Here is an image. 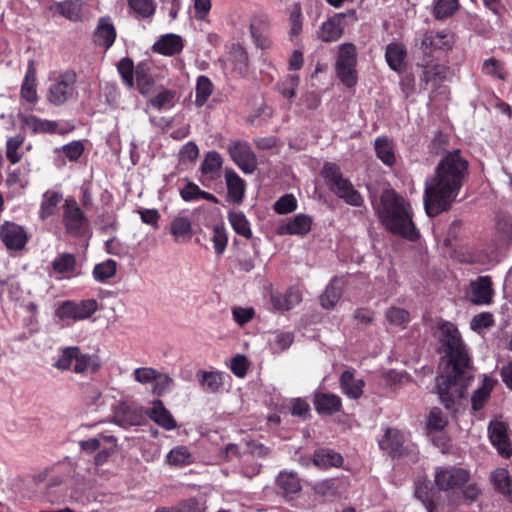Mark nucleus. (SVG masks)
Returning a JSON list of instances; mask_svg holds the SVG:
<instances>
[{"mask_svg":"<svg viewBox=\"0 0 512 512\" xmlns=\"http://www.w3.org/2000/svg\"><path fill=\"white\" fill-rule=\"evenodd\" d=\"M297 208V200L293 194H285L274 204L277 214L284 215L293 212Z\"/></svg>","mask_w":512,"mask_h":512,"instance_id":"61","label":"nucleus"},{"mask_svg":"<svg viewBox=\"0 0 512 512\" xmlns=\"http://www.w3.org/2000/svg\"><path fill=\"white\" fill-rule=\"evenodd\" d=\"M213 83L205 75H200L196 80L195 87V105L202 107L213 92Z\"/></svg>","mask_w":512,"mask_h":512,"instance_id":"40","label":"nucleus"},{"mask_svg":"<svg viewBox=\"0 0 512 512\" xmlns=\"http://www.w3.org/2000/svg\"><path fill=\"white\" fill-rule=\"evenodd\" d=\"M63 195L57 190H47L42 195V201L39 209V218L45 220L56 213L59 203L62 201Z\"/></svg>","mask_w":512,"mask_h":512,"instance_id":"33","label":"nucleus"},{"mask_svg":"<svg viewBox=\"0 0 512 512\" xmlns=\"http://www.w3.org/2000/svg\"><path fill=\"white\" fill-rule=\"evenodd\" d=\"M229 154L238 167L246 174L257 169V158L246 142L236 141L229 145Z\"/></svg>","mask_w":512,"mask_h":512,"instance_id":"12","label":"nucleus"},{"mask_svg":"<svg viewBox=\"0 0 512 512\" xmlns=\"http://www.w3.org/2000/svg\"><path fill=\"white\" fill-rule=\"evenodd\" d=\"M447 73L448 69L445 66L426 63L421 80L425 83L427 89L430 88L432 91L441 89V93H445L446 88L442 87L441 83L446 79Z\"/></svg>","mask_w":512,"mask_h":512,"instance_id":"21","label":"nucleus"},{"mask_svg":"<svg viewBox=\"0 0 512 512\" xmlns=\"http://www.w3.org/2000/svg\"><path fill=\"white\" fill-rule=\"evenodd\" d=\"M228 221L233 230L240 236L250 239L252 237V230L250 223L242 211L231 210L228 212Z\"/></svg>","mask_w":512,"mask_h":512,"instance_id":"36","label":"nucleus"},{"mask_svg":"<svg viewBox=\"0 0 512 512\" xmlns=\"http://www.w3.org/2000/svg\"><path fill=\"white\" fill-rule=\"evenodd\" d=\"M76 260L73 254H59L52 262L54 272L63 274L72 272L75 268Z\"/></svg>","mask_w":512,"mask_h":512,"instance_id":"48","label":"nucleus"},{"mask_svg":"<svg viewBox=\"0 0 512 512\" xmlns=\"http://www.w3.org/2000/svg\"><path fill=\"white\" fill-rule=\"evenodd\" d=\"M381 223L391 233L410 241L418 239V232L412 221L410 204L393 190H385L376 207Z\"/></svg>","mask_w":512,"mask_h":512,"instance_id":"3","label":"nucleus"},{"mask_svg":"<svg viewBox=\"0 0 512 512\" xmlns=\"http://www.w3.org/2000/svg\"><path fill=\"white\" fill-rule=\"evenodd\" d=\"M115 38L116 31L114 25L110 21V18H100L95 32V42L106 48H110L113 45Z\"/></svg>","mask_w":512,"mask_h":512,"instance_id":"29","label":"nucleus"},{"mask_svg":"<svg viewBox=\"0 0 512 512\" xmlns=\"http://www.w3.org/2000/svg\"><path fill=\"white\" fill-rule=\"evenodd\" d=\"M289 21L291 25L290 35L296 36L302 31L303 14L301 4L296 2L290 9Z\"/></svg>","mask_w":512,"mask_h":512,"instance_id":"59","label":"nucleus"},{"mask_svg":"<svg viewBox=\"0 0 512 512\" xmlns=\"http://www.w3.org/2000/svg\"><path fill=\"white\" fill-rule=\"evenodd\" d=\"M346 14H335L322 23L317 32L318 38L324 42L337 41L343 33L342 19Z\"/></svg>","mask_w":512,"mask_h":512,"instance_id":"22","label":"nucleus"},{"mask_svg":"<svg viewBox=\"0 0 512 512\" xmlns=\"http://www.w3.org/2000/svg\"><path fill=\"white\" fill-rule=\"evenodd\" d=\"M24 140L25 138L21 134L8 138L6 143V157L12 164H16L21 160L22 156L18 153V149L22 146Z\"/></svg>","mask_w":512,"mask_h":512,"instance_id":"49","label":"nucleus"},{"mask_svg":"<svg viewBox=\"0 0 512 512\" xmlns=\"http://www.w3.org/2000/svg\"><path fill=\"white\" fill-rule=\"evenodd\" d=\"M491 482L494 488L504 496L512 495V478L508 470L497 468L491 473Z\"/></svg>","mask_w":512,"mask_h":512,"instance_id":"37","label":"nucleus"},{"mask_svg":"<svg viewBox=\"0 0 512 512\" xmlns=\"http://www.w3.org/2000/svg\"><path fill=\"white\" fill-rule=\"evenodd\" d=\"M100 364L98 357L83 353L78 347L77 357L75 358L73 372L82 374L85 372H95L98 370Z\"/></svg>","mask_w":512,"mask_h":512,"instance_id":"38","label":"nucleus"},{"mask_svg":"<svg viewBox=\"0 0 512 512\" xmlns=\"http://www.w3.org/2000/svg\"><path fill=\"white\" fill-rule=\"evenodd\" d=\"M343 285L344 281L340 277H334L331 280L320 297V303L323 308L330 309L337 304L342 295Z\"/></svg>","mask_w":512,"mask_h":512,"instance_id":"31","label":"nucleus"},{"mask_svg":"<svg viewBox=\"0 0 512 512\" xmlns=\"http://www.w3.org/2000/svg\"><path fill=\"white\" fill-rule=\"evenodd\" d=\"M63 223L66 232L73 237L83 236L89 228V220L73 198H67L63 207Z\"/></svg>","mask_w":512,"mask_h":512,"instance_id":"8","label":"nucleus"},{"mask_svg":"<svg viewBox=\"0 0 512 512\" xmlns=\"http://www.w3.org/2000/svg\"><path fill=\"white\" fill-rule=\"evenodd\" d=\"M321 175L324 178L329 189L345 203L351 206L360 207L363 205V197L354 188L351 181L341 172L340 167L332 162L324 164Z\"/></svg>","mask_w":512,"mask_h":512,"instance_id":"4","label":"nucleus"},{"mask_svg":"<svg viewBox=\"0 0 512 512\" xmlns=\"http://www.w3.org/2000/svg\"><path fill=\"white\" fill-rule=\"evenodd\" d=\"M153 49L159 54L174 56L183 50V41L179 35L166 34L154 43Z\"/></svg>","mask_w":512,"mask_h":512,"instance_id":"24","label":"nucleus"},{"mask_svg":"<svg viewBox=\"0 0 512 512\" xmlns=\"http://www.w3.org/2000/svg\"><path fill=\"white\" fill-rule=\"evenodd\" d=\"M76 73L73 71H65L59 74L50 84L47 100L49 103L60 106L71 100L76 92Z\"/></svg>","mask_w":512,"mask_h":512,"instance_id":"7","label":"nucleus"},{"mask_svg":"<svg viewBox=\"0 0 512 512\" xmlns=\"http://www.w3.org/2000/svg\"><path fill=\"white\" fill-rule=\"evenodd\" d=\"M313 462L320 468L340 467L343 463V457L331 449L316 450L313 456Z\"/></svg>","mask_w":512,"mask_h":512,"instance_id":"35","label":"nucleus"},{"mask_svg":"<svg viewBox=\"0 0 512 512\" xmlns=\"http://www.w3.org/2000/svg\"><path fill=\"white\" fill-rule=\"evenodd\" d=\"M223 164L221 155L216 151H209L201 164V172L214 176L219 172Z\"/></svg>","mask_w":512,"mask_h":512,"instance_id":"44","label":"nucleus"},{"mask_svg":"<svg viewBox=\"0 0 512 512\" xmlns=\"http://www.w3.org/2000/svg\"><path fill=\"white\" fill-rule=\"evenodd\" d=\"M227 62L239 74L243 75L247 73L249 59L246 49L240 44H232L228 53Z\"/></svg>","mask_w":512,"mask_h":512,"instance_id":"32","label":"nucleus"},{"mask_svg":"<svg viewBox=\"0 0 512 512\" xmlns=\"http://www.w3.org/2000/svg\"><path fill=\"white\" fill-rule=\"evenodd\" d=\"M135 76L141 93H146L153 84V79L149 73L148 64L143 62L138 64L135 69Z\"/></svg>","mask_w":512,"mask_h":512,"instance_id":"51","label":"nucleus"},{"mask_svg":"<svg viewBox=\"0 0 512 512\" xmlns=\"http://www.w3.org/2000/svg\"><path fill=\"white\" fill-rule=\"evenodd\" d=\"M196 377L202 387L210 393L218 392L223 385L224 375L220 372L199 371Z\"/></svg>","mask_w":512,"mask_h":512,"instance_id":"39","label":"nucleus"},{"mask_svg":"<svg viewBox=\"0 0 512 512\" xmlns=\"http://www.w3.org/2000/svg\"><path fill=\"white\" fill-rule=\"evenodd\" d=\"M453 36L447 30L440 32H426L420 42L419 49L427 60L431 62L432 58H436V53L447 51L452 48Z\"/></svg>","mask_w":512,"mask_h":512,"instance_id":"10","label":"nucleus"},{"mask_svg":"<svg viewBox=\"0 0 512 512\" xmlns=\"http://www.w3.org/2000/svg\"><path fill=\"white\" fill-rule=\"evenodd\" d=\"M0 239L8 250L20 251L28 242V234L23 226L4 221L0 226Z\"/></svg>","mask_w":512,"mask_h":512,"instance_id":"11","label":"nucleus"},{"mask_svg":"<svg viewBox=\"0 0 512 512\" xmlns=\"http://www.w3.org/2000/svg\"><path fill=\"white\" fill-rule=\"evenodd\" d=\"M22 123L25 129L32 133H63L59 129V124L56 121L41 119L34 115H25L22 117Z\"/></svg>","mask_w":512,"mask_h":512,"instance_id":"23","label":"nucleus"},{"mask_svg":"<svg viewBox=\"0 0 512 512\" xmlns=\"http://www.w3.org/2000/svg\"><path fill=\"white\" fill-rule=\"evenodd\" d=\"M378 443L381 450L393 458L404 452V435L397 429L387 428Z\"/></svg>","mask_w":512,"mask_h":512,"instance_id":"17","label":"nucleus"},{"mask_svg":"<svg viewBox=\"0 0 512 512\" xmlns=\"http://www.w3.org/2000/svg\"><path fill=\"white\" fill-rule=\"evenodd\" d=\"M356 63L357 53L354 44H341L338 50L335 70L340 81L349 88L357 83Z\"/></svg>","mask_w":512,"mask_h":512,"instance_id":"6","label":"nucleus"},{"mask_svg":"<svg viewBox=\"0 0 512 512\" xmlns=\"http://www.w3.org/2000/svg\"><path fill=\"white\" fill-rule=\"evenodd\" d=\"M434 481L439 490L447 492L467 484L470 481V472L456 466L437 467L434 473Z\"/></svg>","mask_w":512,"mask_h":512,"instance_id":"9","label":"nucleus"},{"mask_svg":"<svg viewBox=\"0 0 512 512\" xmlns=\"http://www.w3.org/2000/svg\"><path fill=\"white\" fill-rule=\"evenodd\" d=\"M312 218L309 215L300 213L290 219L282 228V234L288 235H306L310 232Z\"/></svg>","mask_w":512,"mask_h":512,"instance_id":"26","label":"nucleus"},{"mask_svg":"<svg viewBox=\"0 0 512 512\" xmlns=\"http://www.w3.org/2000/svg\"><path fill=\"white\" fill-rule=\"evenodd\" d=\"M167 462L172 466H184L192 462V455L185 446H177L167 454Z\"/></svg>","mask_w":512,"mask_h":512,"instance_id":"46","label":"nucleus"},{"mask_svg":"<svg viewBox=\"0 0 512 512\" xmlns=\"http://www.w3.org/2000/svg\"><path fill=\"white\" fill-rule=\"evenodd\" d=\"M468 174V161L460 150L448 152L427 178L424 190V208L429 217L447 211L458 196Z\"/></svg>","mask_w":512,"mask_h":512,"instance_id":"2","label":"nucleus"},{"mask_svg":"<svg viewBox=\"0 0 512 512\" xmlns=\"http://www.w3.org/2000/svg\"><path fill=\"white\" fill-rule=\"evenodd\" d=\"M225 181L227 185L226 201L230 204L240 205L245 196V181L233 170L225 171Z\"/></svg>","mask_w":512,"mask_h":512,"instance_id":"18","label":"nucleus"},{"mask_svg":"<svg viewBox=\"0 0 512 512\" xmlns=\"http://www.w3.org/2000/svg\"><path fill=\"white\" fill-rule=\"evenodd\" d=\"M376 156L386 166L391 167L396 162L394 144L386 136L377 137L374 143Z\"/></svg>","mask_w":512,"mask_h":512,"instance_id":"30","label":"nucleus"},{"mask_svg":"<svg viewBox=\"0 0 512 512\" xmlns=\"http://www.w3.org/2000/svg\"><path fill=\"white\" fill-rule=\"evenodd\" d=\"M117 70L122 78L123 83L131 88L134 85V64L130 58H122L117 64Z\"/></svg>","mask_w":512,"mask_h":512,"instance_id":"50","label":"nucleus"},{"mask_svg":"<svg viewBox=\"0 0 512 512\" xmlns=\"http://www.w3.org/2000/svg\"><path fill=\"white\" fill-rule=\"evenodd\" d=\"M211 240L213 242L215 253L219 256L222 255L228 242L225 228L223 226L215 225L213 228V235Z\"/></svg>","mask_w":512,"mask_h":512,"instance_id":"62","label":"nucleus"},{"mask_svg":"<svg viewBox=\"0 0 512 512\" xmlns=\"http://www.w3.org/2000/svg\"><path fill=\"white\" fill-rule=\"evenodd\" d=\"M340 383L343 392L351 399H358L363 393V380L355 378L350 371L342 373Z\"/></svg>","mask_w":512,"mask_h":512,"instance_id":"34","label":"nucleus"},{"mask_svg":"<svg viewBox=\"0 0 512 512\" xmlns=\"http://www.w3.org/2000/svg\"><path fill=\"white\" fill-rule=\"evenodd\" d=\"M250 34L257 48L266 50L271 48L272 41L269 37V19L266 15H257L251 19Z\"/></svg>","mask_w":512,"mask_h":512,"instance_id":"15","label":"nucleus"},{"mask_svg":"<svg viewBox=\"0 0 512 512\" xmlns=\"http://www.w3.org/2000/svg\"><path fill=\"white\" fill-rule=\"evenodd\" d=\"M101 441H105L112 446L116 445V439L114 436L103 435V434L99 435V437L90 438L88 440L80 441L79 445H80L81 450L88 452V453H93L100 448Z\"/></svg>","mask_w":512,"mask_h":512,"instance_id":"56","label":"nucleus"},{"mask_svg":"<svg viewBox=\"0 0 512 512\" xmlns=\"http://www.w3.org/2000/svg\"><path fill=\"white\" fill-rule=\"evenodd\" d=\"M175 92L171 90H162L149 103L157 110L170 109L174 106Z\"/></svg>","mask_w":512,"mask_h":512,"instance_id":"53","label":"nucleus"},{"mask_svg":"<svg viewBox=\"0 0 512 512\" xmlns=\"http://www.w3.org/2000/svg\"><path fill=\"white\" fill-rule=\"evenodd\" d=\"M29 171H30L29 168H27L25 166H22L13 171H10L6 178L7 185L10 187L11 186H19L21 188H25L29 183V179H28Z\"/></svg>","mask_w":512,"mask_h":512,"instance_id":"55","label":"nucleus"},{"mask_svg":"<svg viewBox=\"0 0 512 512\" xmlns=\"http://www.w3.org/2000/svg\"><path fill=\"white\" fill-rule=\"evenodd\" d=\"M458 9V0H434L433 15L437 20L451 17Z\"/></svg>","mask_w":512,"mask_h":512,"instance_id":"42","label":"nucleus"},{"mask_svg":"<svg viewBox=\"0 0 512 512\" xmlns=\"http://www.w3.org/2000/svg\"><path fill=\"white\" fill-rule=\"evenodd\" d=\"M492 282L489 276H480L470 284V299L474 304L487 305L492 299Z\"/></svg>","mask_w":512,"mask_h":512,"instance_id":"19","label":"nucleus"},{"mask_svg":"<svg viewBox=\"0 0 512 512\" xmlns=\"http://www.w3.org/2000/svg\"><path fill=\"white\" fill-rule=\"evenodd\" d=\"M406 54V48L402 43L392 42L388 44L385 51L388 66L396 72H401L404 68Z\"/></svg>","mask_w":512,"mask_h":512,"instance_id":"27","label":"nucleus"},{"mask_svg":"<svg viewBox=\"0 0 512 512\" xmlns=\"http://www.w3.org/2000/svg\"><path fill=\"white\" fill-rule=\"evenodd\" d=\"M117 263L112 259H107L93 269V276L98 282H105L116 274Z\"/></svg>","mask_w":512,"mask_h":512,"instance_id":"45","label":"nucleus"},{"mask_svg":"<svg viewBox=\"0 0 512 512\" xmlns=\"http://www.w3.org/2000/svg\"><path fill=\"white\" fill-rule=\"evenodd\" d=\"M302 301L300 290L290 287L284 293L275 291L270 293L269 302L274 311L285 312L293 309Z\"/></svg>","mask_w":512,"mask_h":512,"instance_id":"16","label":"nucleus"},{"mask_svg":"<svg viewBox=\"0 0 512 512\" xmlns=\"http://www.w3.org/2000/svg\"><path fill=\"white\" fill-rule=\"evenodd\" d=\"M294 341V335L287 331H278L274 333L270 340L271 349L274 352H281L288 349Z\"/></svg>","mask_w":512,"mask_h":512,"instance_id":"52","label":"nucleus"},{"mask_svg":"<svg viewBox=\"0 0 512 512\" xmlns=\"http://www.w3.org/2000/svg\"><path fill=\"white\" fill-rule=\"evenodd\" d=\"M386 319L396 326H405L409 322V313L402 308L391 307L386 312Z\"/></svg>","mask_w":512,"mask_h":512,"instance_id":"63","label":"nucleus"},{"mask_svg":"<svg viewBox=\"0 0 512 512\" xmlns=\"http://www.w3.org/2000/svg\"><path fill=\"white\" fill-rule=\"evenodd\" d=\"M488 435L492 446L502 457L508 458L512 455L511 442L505 423L498 420L491 421L488 425Z\"/></svg>","mask_w":512,"mask_h":512,"instance_id":"13","label":"nucleus"},{"mask_svg":"<svg viewBox=\"0 0 512 512\" xmlns=\"http://www.w3.org/2000/svg\"><path fill=\"white\" fill-rule=\"evenodd\" d=\"M129 7L142 18H148L155 12L153 0H128Z\"/></svg>","mask_w":512,"mask_h":512,"instance_id":"58","label":"nucleus"},{"mask_svg":"<svg viewBox=\"0 0 512 512\" xmlns=\"http://www.w3.org/2000/svg\"><path fill=\"white\" fill-rule=\"evenodd\" d=\"M415 497L422 501L427 512H433L435 504L430 498L429 483L426 479L416 482Z\"/></svg>","mask_w":512,"mask_h":512,"instance_id":"54","label":"nucleus"},{"mask_svg":"<svg viewBox=\"0 0 512 512\" xmlns=\"http://www.w3.org/2000/svg\"><path fill=\"white\" fill-rule=\"evenodd\" d=\"M276 481L278 487L287 494L297 493L301 489L299 478L292 472H280Z\"/></svg>","mask_w":512,"mask_h":512,"instance_id":"41","label":"nucleus"},{"mask_svg":"<svg viewBox=\"0 0 512 512\" xmlns=\"http://www.w3.org/2000/svg\"><path fill=\"white\" fill-rule=\"evenodd\" d=\"M299 77L297 75H289L278 84L279 93L287 98L292 99L296 96V89L299 85Z\"/></svg>","mask_w":512,"mask_h":512,"instance_id":"60","label":"nucleus"},{"mask_svg":"<svg viewBox=\"0 0 512 512\" xmlns=\"http://www.w3.org/2000/svg\"><path fill=\"white\" fill-rule=\"evenodd\" d=\"M111 407L114 410V419L118 425L127 428L141 424L142 414L136 407H132L125 403L118 406L111 403Z\"/></svg>","mask_w":512,"mask_h":512,"instance_id":"20","label":"nucleus"},{"mask_svg":"<svg viewBox=\"0 0 512 512\" xmlns=\"http://www.w3.org/2000/svg\"><path fill=\"white\" fill-rule=\"evenodd\" d=\"M315 409L320 414H333L340 411L342 403L339 396L331 393H318L314 397Z\"/></svg>","mask_w":512,"mask_h":512,"instance_id":"28","label":"nucleus"},{"mask_svg":"<svg viewBox=\"0 0 512 512\" xmlns=\"http://www.w3.org/2000/svg\"><path fill=\"white\" fill-rule=\"evenodd\" d=\"M78 347L70 346L61 350L54 367L58 370H73L75 358L77 357Z\"/></svg>","mask_w":512,"mask_h":512,"instance_id":"43","label":"nucleus"},{"mask_svg":"<svg viewBox=\"0 0 512 512\" xmlns=\"http://www.w3.org/2000/svg\"><path fill=\"white\" fill-rule=\"evenodd\" d=\"M84 0H64L53 2L49 6V11L53 15L61 16L71 22H80L83 20Z\"/></svg>","mask_w":512,"mask_h":512,"instance_id":"14","label":"nucleus"},{"mask_svg":"<svg viewBox=\"0 0 512 512\" xmlns=\"http://www.w3.org/2000/svg\"><path fill=\"white\" fill-rule=\"evenodd\" d=\"M98 310V302L95 299L81 301L66 300L58 305L55 317L63 325L69 326L75 322L90 318Z\"/></svg>","mask_w":512,"mask_h":512,"instance_id":"5","label":"nucleus"},{"mask_svg":"<svg viewBox=\"0 0 512 512\" xmlns=\"http://www.w3.org/2000/svg\"><path fill=\"white\" fill-rule=\"evenodd\" d=\"M437 338L446 366L444 374L436 379V388L441 403L450 410L465 396L468 382L473 377L470 358L461 335L453 323L439 321Z\"/></svg>","mask_w":512,"mask_h":512,"instance_id":"1","label":"nucleus"},{"mask_svg":"<svg viewBox=\"0 0 512 512\" xmlns=\"http://www.w3.org/2000/svg\"><path fill=\"white\" fill-rule=\"evenodd\" d=\"M148 415L155 423L163 427L165 430L169 431L176 428V421L160 400L153 401L152 407L148 411Z\"/></svg>","mask_w":512,"mask_h":512,"instance_id":"25","label":"nucleus"},{"mask_svg":"<svg viewBox=\"0 0 512 512\" xmlns=\"http://www.w3.org/2000/svg\"><path fill=\"white\" fill-rule=\"evenodd\" d=\"M170 231L176 240L190 237L192 231L191 221L187 217L178 216L171 222Z\"/></svg>","mask_w":512,"mask_h":512,"instance_id":"47","label":"nucleus"},{"mask_svg":"<svg viewBox=\"0 0 512 512\" xmlns=\"http://www.w3.org/2000/svg\"><path fill=\"white\" fill-rule=\"evenodd\" d=\"M448 424V419L439 408L430 411L427 417V428L431 431H441Z\"/></svg>","mask_w":512,"mask_h":512,"instance_id":"57","label":"nucleus"},{"mask_svg":"<svg viewBox=\"0 0 512 512\" xmlns=\"http://www.w3.org/2000/svg\"><path fill=\"white\" fill-rule=\"evenodd\" d=\"M490 392L491 386L487 385L486 383H484L474 392L471 398L473 410L478 411L484 406L486 400L490 396Z\"/></svg>","mask_w":512,"mask_h":512,"instance_id":"64","label":"nucleus"}]
</instances>
